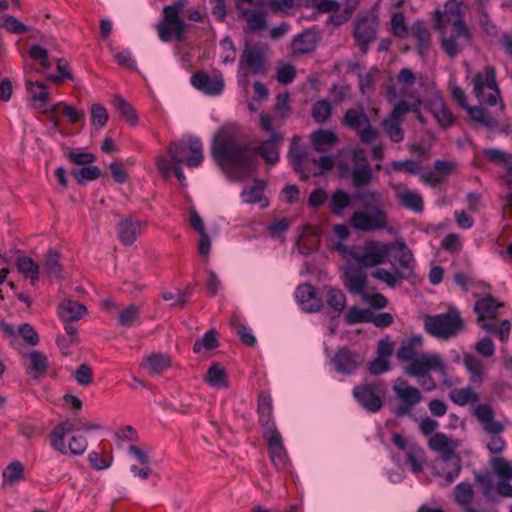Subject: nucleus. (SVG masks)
I'll return each mask as SVG.
<instances>
[{
    "instance_id": "f257e3e1",
    "label": "nucleus",
    "mask_w": 512,
    "mask_h": 512,
    "mask_svg": "<svg viewBox=\"0 0 512 512\" xmlns=\"http://www.w3.org/2000/svg\"><path fill=\"white\" fill-rule=\"evenodd\" d=\"M212 154L235 179L243 178L255 165L254 151L238 142V130L232 125L222 127L214 136Z\"/></svg>"
},
{
    "instance_id": "f03ea898",
    "label": "nucleus",
    "mask_w": 512,
    "mask_h": 512,
    "mask_svg": "<svg viewBox=\"0 0 512 512\" xmlns=\"http://www.w3.org/2000/svg\"><path fill=\"white\" fill-rule=\"evenodd\" d=\"M427 445L433 452L440 455V463L436 466V475L443 479V486H448L459 476L462 469L461 461L456 455L460 446L458 440L442 432L429 436Z\"/></svg>"
},
{
    "instance_id": "7ed1b4c3",
    "label": "nucleus",
    "mask_w": 512,
    "mask_h": 512,
    "mask_svg": "<svg viewBox=\"0 0 512 512\" xmlns=\"http://www.w3.org/2000/svg\"><path fill=\"white\" fill-rule=\"evenodd\" d=\"M432 90L433 88L421 74L414 73L409 68H403L399 71L396 85L388 88L387 98L390 102L402 98L401 100L406 101L413 110L419 107L421 98Z\"/></svg>"
},
{
    "instance_id": "20e7f679",
    "label": "nucleus",
    "mask_w": 512,
    "mask_h": 512,
    "mask_svg": "<svg viewBox=\"0 0 512 512\" xmlns=\"http://www.w3.org/2000/svg\"><path fill=\"white\" fill-rule=\"evenodd\" d=\"M422 347V338L414 336L401 344L397 352V358L400 361L408 362L405 368L407 375H420L426 369H434L437 372H443L445 362L440 355L435 353H419Z\"/></svg>"
},
{
    "instance_id": "39448f33",
    "label": "nucleus",
    "mask_w": 512,
    "mask_h": 512,
    "mask_svg": "<svg viewBox=\"0 0 512 512\" xmlns=\"http://www.w3.org/2000/svg\"><path fill=\"white\" fill-rule=\"evenodd\" d=\"M76 423L73 419L59 422L50 432L49 441L52 449L63 456H82L88 449L89 443L85 436L74 433Z\"/></svg>"
},
{
    "instance_id": "423d86ee",
    "label": "nucleus",
    "mask_w": 512,
    "mask_h": 512,
    "mask_svg": "<svg viewBox=\"0 0 512 512\" xmlns=\"http://www.w3.org/2000/svg\"><path fill=\"white\" fill-rule=\"evenodd\" d=\"M425 330L441 339H449L456 336L464 328V322L459 311L455 307H449L446 313L424 316Z\"/></svg>"
},
{
    "instance_id": "0eeeda50",
    "label": "nucleus",
    "mask_w": 512,
    "mask_h": 512,
    "mask_svg": "<svg viewBox=\"0 0 512 512\" xmlns=\"http://www.w3.org/2000/svg\"><path fill=\"white\" fill-rule=\"evenodd\" d=\"M167 153L172 163L198 167L203 162V145L199 139L189 137L178 142H171Z\"/></svg>"
},
{
    "instance_id": "6e6552de",
    "label": "nucleus",
    "mask_w": 512,
    "mask_h": 512,
    "mask_svg": "<svg viewBox=\"0 0 512 512\" xmlns=\"http://www.w3.org/2000/svg\"><path fill=\"white\" fill-rule=\"evenodd\" d=\"M269 48L264 44H247L242 52L239 62V82L248 85L247 72L265 74V59Z\"/></svg>"
},
{
    "instance_id": "1a4fd4ad",
    "label": "nucleus",
    "mask_w": 512,
    "mask_h": 512,
    "mask_svg": "<svg viewBox=\"0 0 512 512\" xmlns=\"http://www.w3.org/2000/svg\"><path fill=\"white\" fill-rule=\"evenodd\" d=\"M272 5L271 0H235V7L251 32L266 28V14Z\"/></svg>"
},
{
    "instance_id": "9d476101",
    "label": "nucleus",
    "mask_w": 512,
    "mask_h": 512,
    "mask_svg": "<svg viewBox=\"0 0 512 512\" xmlns=\"http://www.w3.org/2000/svg\"><path fill=\"white\" fill-rule=\"evenodd\" d=\"M473 92L482 104L493 106L497 103L500 91L498 89L495 70L492 66H486L472 78Z\"/></svg>"
},
{
    "instance_id": "9b49d317",
    "label": "nucleus",
    "mask_w": 512,
    "mask_h": 512,
    "mask_svg": "<svg viewBox=\"0 0 512 512\" xmlns=\"http://www.w3.org/2000/svg\"><path fill=\"white\" fill-rule=\"evenodd\" d=\"M355 262L363 267H374L386 262L391 254V243L368 241L359 251H348Z\"/></svg>"
},
{
    "instance_id": "f8f14e48",
    "label": "nucleus",
    "mask_w": 512,
    "mask_h": 512,
    "mask_svg": "<svg viewBox=\"0 0 512 512\" xmlns=\"http://www.w3.org/2000/svg\"><path fill=\"white\" fill-rule=\"evenodd\" d=\"M187 25L181 18L170 9H163L162 19L157 23L156 30L161 41L169 42L175 39L182 42L185 39Z\"/></svg>"
},
{
    "instance_id": "ddd939ff",
    "label": "nucleus",
    "mask_w": 512,
    "mask_h": 512,
    "mask_svg": "<svg viewBox=\"0 0 512 512\" xmlns=\"http://www.w3.org/2000/svg\"><path fill=\"white\" fill-rule=\"evenodd\" d=\"M350 223L353 228L364 232L380 230L388 225L387 214L379 206H370L363 211L354 212Z\"/></svg>"
},
{
    "instance_id": "4468645a",
    "label": "nucleus",
    "mask_w": 512,
    "mask_h": 512,
    "mask_svg": "<svg viewBox=\"0 0 512 512\" xmlns=\"http://www.w3.org/2000/svg\"><path fill=\"white\" fill-rule=\"evenodd\" d=\"M378 28V15L375 11H369L358 16L354 27V38L363 52L368 45L375 40Z\"/></svg>"
},
{
    "instance_id": "2eb2a0df",
    "label": "nucleus",
    "mask_w": 512,
    "mask_h": 512,
    "mask_svg": "<svg viewBox=\"0 0 512 512\" xmlns=\"http://www.w3.org/2000/svg\"><path fill=\"white\" fill-rule=\"evenodd\" d=\"M392 389L396 397L402 402V405L396 408L397 416L410 413L411 409L423 400L420 390L409 385L403 378H397Z\"/></svg>"
},
{
    "instance_id": "dca6fc26",
    "label": "nucleus",
    "mask_w": 512,
    "mask_h": 512,
    "mask_svg": "<svg viewBox=\"0 0 512 512\" xmlns=\"http://www.w3.org/2000/svg\"><path fill=\"white\" fill-rule=\"evenodd\" d=\"M344 124L355 130L363 143H371L378 138V131L371 126L369 118L362 110L349 109L345 113Z\"/></svg>"
},
{
    "instance_id": "f3484780",
    "label": "nucleus",
    "mask_w": 512,
    "mask_h": 512,
    "mask_svg": "<svg viewBox=\"0 0 512 512\" xmlns=\"http://www.w3.org/2000/svg\"><path fill=\"white\" fill-rule=\"evenodd\" d=\"M264 439L268 446L270 459L278 470H285L289 466V458L284 447L280 432L272 427L265 430Z\"/></svg>"
},
{
    "instance_id": "a211bd4d",
    "label": "nucleus",
    "mask_w": 512,
    "mask_h": 512,
    "mask_svg": "<svg viewBox=\"0 0 512 512\" xmlns=\"http://www.w3.org/2000/svg\"><path fill=\"white\" fill-rule=\"evenodd\" d=\"M411 110V106L404 100L395 104L389 117L384 119L382 126L384 132L392 142L399 143L404 139V132L401 128L404 115Z\"/></svg>"
},
{
    "instance_id": "6ab92c4d",
    "label": "nucleus",
    "mask_w": 512,
    "mask_h": 512,
    "mask_svg": "<svg viewBox=\"0 0 512 512\" xmlns=\"http://www.w3.org/2000/svg\"><path fill=\"white\" fill-rule=\"evenodd\" d=\"M346 263L343 267L344 284L349 292L361 294L366 285V273L363 266L353 260L348 252H346Z\"/></svg>"
},
{
    "instance_id": "aec40b11",
    "label": "nucleus",
    "mask_w": 512,
    "mask_h": 512,
    "mask_svg": "<svg viewBox=\"0 0 512 512\" xmlns=\"http://www.w3.org/2000/svg\"><path fill=\"white\" fill-rule=\"evenodd\" d=\"M382 394L383 389L379 383L361 384L353 389L354 397L365 409L372 412H377L381 409Z\"/></svg>"
},
{
    "instance_id": "412c9836",
    "label": "nucleus",
    "mask_w": 512,
    "mask_h": 512,
    "mask_svg": "<svg viewBox=\"0 0 512 512\" xmlns=\"http://www.w3.org/2000/svg\"><path fill=\"white\" fill-rule=\"evenodd\" d=\"M470 40V34L462 21H456L449 36L443 35L441 45L446 54L454 58Z\"/></svg>"
},
{
    "instance_id": "4be33fe9",
    "label": "nucleus",
    "mask_w": 512,
    "mask_h": 512,
    "mask_svg": "<svg viewBox=\"0 0 512 512\" xmlns=\"http://www.w3.org/2000/svg\"><path fill=\"white\" fill-rule=\"evenodd\" d=\"M473 415L486 434H502L506 429V423L496 419L495 412L489 404H477L473 409Z\"/></svg>"
},
{
    "instance_id": "5701e85b",
    "label": "nucleus",
    "mask_w": 512,
    "mask_h": 512,
    "mask_svg": "<svg viewBox=\"0 0 512 512\" xmlns=\"http://www.w3.org/2000/svg\"><path fill=\"white\" fill-rule=\"evenodd\" d=\"M192 85L208 95H219L224 89V79L220 72L208 74L199 71L191 77Z\"/></svg>"
},
{
    "instance_id": "b1692460",
    "label": "nucleus",
    "mask_w": 512,
    "mask_h": 512,
    "mask_svg": "<svg viewBox=\"0 0 512 512\" xmlns=\"http://www.w3.org/2000/svg\"><path fill=\"white\" fill-rule=\"evenodd\" d=\"M390 256L397 260L399 267L396 270L402 277L408 278L412 275L415 261L412 252L403 241L391 242Z\"/></svg>"
},
{
    "instance_id": "393cba45",
    "label": "nucleus",
    "mask_w": 512,
    "mask_h": 512,
    "mask_svg": "<svg viewBox=\"0 0 512 512\" xmlns=\"http://www.w3.org/2000/svg\"><path fill=\"white\" fill-rule=\"evenodd\" d=\"M128 454L140 465L132 464L130 466L132 474L140 479H147L152 473L149 450L141 446L130 445Z\"/></svg>"
},
{
    "instance_id": "a878e982",
    "label": "nucleus",
    "mask_w": 512,
    "mask_h": 512,
    "mask_svg": "<svg viewBox=\"0 0 512 512\" xmlns=\"http://www.w3.org/2000/svg\"><path fill=\"white\" fill-rule=\"evenodd\" d=\"M499 307L500 304L496 303V301L490 296L476 302L474 310L478 315V321L481 323V328L483 330L488 332L495 331V325L492 322H487L486 320H492L495 318Z\"/></svg>"
},
{
    "instance_id": "bb28decb",
    "label": "nucleus",
    "mask_w": 512,
    "mask_h": 512,
    "mask_svg": "<svg viewBox=\"0 0 512 512\" xmlns=\"http://www.w3.org/2000/svg\"><path fill=\"white\" fill-rule=\"evenodd\" d=\"M146 222L134 218H126L118 222L117 233L120 241L127 246L132 245L143 232Z\"/></svg>"
},
{
    "instance_id": "cd10ccee",
    "label": "nucleus",
    "mask_w": 512,
    "mask_h": 512,
    "mask_svg": "<svg viewBox=\"0 0 512 512\" xmlns=\"http://www.w3.org/2000/svg\"><path fill=\"white\" fill-rule=\"evenodd\" d=\"M26 89L34 109L40 112H47L50 97L46 85L43 82L26 80Z\"/></svg>"
},
{
    "instance_id": "c85d7f7f",
    "label": "nucleus",
    "mask_w": 512,
    "mask_h": 512,
    "mask_svg": "<svg viewBox=\"0 0 512 512\" xmlns=\"http://www.w3.org/2000/svg\"><path fill=\"white\" fill-rule=\"evenodd\" d=\"M1 478L2 489H12L14 486L25 480L24 464L18 460L11 461L3 468Z\"/></svg>"
},
{
    "instance_id": "c756f323",
    "label": "nucleus",
    "mask_w": 512,
    "mask_h": 512,
    "mask_svg": "<svg viewBox=\"0 0 512 512\" xmlns=\"http://www.w3.org/2000/svg\"><path fill=\"white\" fill-rule=\"evenodd\" d=\"M296 298L303 310L315 312L322 306L321 298L310 284H302L297 288Z\"/></svg>"
},
{
    "instance_id": "7c9ffc66",
    "label": "nucleus",
    "mask_w": 512,
    "mask_h": 512,
    "mask_svg": "<svg viewBox=\"0 0 512 512\" xmlns=\"http://www.w3.org/2000/svg\"><path fill=\"white\" fill-rule=\"evenodd\" d=\"M395 197L405 208L414 212H422L423 199L416 191L410 190L404 185H398L395 188Z\"/></svg>"
},
{
    "instance_id": "2f4dec72",
    "label": "nucleus",
    "mask_w": 512,
    "mask_h": 512,
    "mask_svg": "<svg viewBox=\"0 0 512 512\" xmlns=\"http://www.w3.org/2000/svg\"><path fill=\"white\" fill-rule=\"evenodd\" d=\"M465 368L470 374L471 385L481 386L486 376V368L482 360L472 354H465L463 357Z\"/></svg>"
},
{
    "instance_id": "473e14b6",
    "label": "nucleus",
    "mask_w": 512,
    "mask_h": 512,
    "mask_svg": "<svg viewBox=\"0 0 512 512\" xmlns=\"http://www.w3.org/2000/svg\"><path fill=\"white\" fill-rule=\"evenodd\" d=\"M333 362L336 370L343 374L354 372L360 363L359 357L346 348H342L338 351Z\"/></svg>"
},
{
    "instance_id": "72a5a7b5",
    "label": "nucleus",
    "mask_w": 512,
    "mask_h": 512,
    "mask_svg": "<svg viewBox=\"0 0 512 512\" xmlns=\"http://www.w3.org/2000/svg\"><path fill=\"white\" fill-rule=\"evenodd\" d=\"M431 95L432 98L429 100V109L432 115L442 127H449L454 120L453 115L447 109L441 97L433 92H431Z\"/></svg>"
},
{
    "instance_id": "f704fd0d",
    "label": "nucleus",
    "mask_w": 512,
    "mask_h": 512,
    "mask_svg": "<svg viewBox=\"0 0 512 512\" xmlns=\"http://www.w3.org/2000/svg\"><path fill=\"white\" fill-rule=\"evenodd\" d=\"M448 396L449 399L458 406L477 405L480 400L479 393L471 385L453 388L450 390Z\"/></svg>"
},
{
    "instance_id": "c9c22d12",
    "label": "nucleus",
    "mask_w": 512,
    "mask_h": 512,
    "mask_svg": "<svg viewBox=\"0 0 512 512\" xmlns=\"http://www.w3.org/2000/svg\"><path fill=\"white\" fill-rule=\"evenodd\" d=\"M289 155L294 170L304 178L309 177L311 159L306 156L305 151L297 145L295 140L292 142Z\"/></svg>"
},
{
    "instance_id": "e433bc0d",
    "label": "nucleus",
    "mask_w": 512,
    "mask_h": 512,
    "mask_svg": "<svg viewBox=\"0 0 512 512\" xmlns=\"http://www.w3.org/2000/svg\"><path fill=\"white\" fill-rule=\"evenodd\" d=\"M87 313V308L70 299L63 300L59 305V316L63 321H77Z\"/></svg>"
},
{
    "instance_id": "4c0bfd02",
    "label": "nucleus",
    "mask_w": 512,
    "mask_h": 512,
    "mask_svg": "<svg viewBox=\"0 0 512 512\" xmlns=\"http://www.w3.org/2000/svg\"><path fill=\"white\" fill-rule=\"evenodd\" d=\"M352 204L351 195L343 189L335 190L329 198V209L336 216H342L344 210Z\"/></svg>"
},
{
    "instance_id": "58836bf2",
    "label": "nucleus",
    "mask_w": 512,
    "mask_h": 512,
    "mask_svg": "<svg viewBox=\"0 0 512 512\" xmlns=\"http://www.w3.org/2000/svg\"><path fill=\"white\" fill-rule=\"evenodd\" d=\"M156 166L164 178H168L171 175L172 171H174L180 184L182 186H186V177L184 175L181 164L172 163L166 158V156L159 155L156 158Z\"/></svg>"
},
{
    "instance_id": "ea45409f",
    "label": "nucleus",
    "mask_w": 512,
    "mask_h": 512,
    "mask_svg": "<svg viewBox=\"0 0 512 512\" xmlns=\"http://www.w3.org/2000/svg\"><path fill=\"white\" fill-rule=\"evenodd\" d=\"M283 137L278 133H273V137L263 141L259 146V153L267 163L274 164L279 159L278 144L281 143Z\"/></svg>"
},
{
    "instance_id": "a19ab883",
    "label": "nucleus",
    "mask_w": 512,
    "mask_h": 512,
    "mask_svg": "<svg viewBox=\"0 0 512 512\" xmlns=\"http://www.w3.org/2000/svg\"><path fill=\"white\" fill-rule=\"evenodd\" d=\"M338 138L336 134L330 130L319 129L312 133L311 142L313 148L317 152H323L328 148L334 146L337 142Z\"/></svg>"
},
{
    "instance_id": "79ce46f5",
    "label": "nucleus",
    "mask_w": 512,
    "mask_h": 512,
    "mask_svg": "<svg viewBox=\"0 0 512 512\" xmlns=\"http://www.w3.org/2000/svg\"><path fill=\"white\" fill-rule=\"evenodd\" d=\"M264 188L265 182L262 180H255L254 184L245 188L241 193V198L245 203L253 204V203H261V207H266L268 205L267 201L264 199Z\"/></svg>"
},
{
    "instance_id": "37998d69",
    "label": "nucleus",
    "mask_w": 512,
    "mask_h": 512,
    "mask_svg": "<svg viewBox=\"0 0 512 512\" xmlns=\"http://www.w3.org/2000/svg\"><path fill=\"white\" fill-rule=\"evenodd\" d=\"M60 255L55 250H49L43 260V273L50 279H60L62 266L59 262Z\"/></svg>"
},
{
    "instance_id": "c03bdc74",
    "label": "nucleus",
    "mask_w": 512,
    "mask_h": 512,
    "mask_svg": "<svg viewBox=\"0 0 512 512\" xmlns=\"http://www.w3.org/2000/svg\"><path fill=\"white\" fill-rule=\"evenodd\" d=\"M204 381L213 388H227L228 387V381H227V374L224 369V367L219 363H213L205 377Z\"/></svg>"
},
{
    "instance_id": "a18cd8bd",
    "label": "nucleus",
    "mask_w": 512,
    "mask_h": 512,
    "mask_svg": "<svg viewBox=\"0 0 512 512\" xmlns=\"http://www.w3.org/2000/svg\"><path fill=\"white\" fill-rule=\"evenodd\" d=\"M460 4L455 0L448 1L445 4V11L442 14L440 11L436 12V28L442 29L445 27V20L447 22L455 24L456 21H461L459 19L460 14Z\"/></svg>"
},
{
    "instance_id": "49530a36",
    "label": "nucleus",
    "mask_w": 512,
    "mask_h": 512,
    "mask_svg": "<svg viewBox=\"0 0 512 512\" xmlns=\"http://www.w3.org/2000/svg\"><path fill=\"white\" fill-rule=\"evenodd\" d=\"M483 155L491 162L503 166L510 173L508 180L509 186H512V156L500 149H484Z\"/></svg>"
},
{
    "instance_id": "de8ad7c7",
    "label": "nucleus",
    "mask_w": 512,
    "mask_h": 512,
    "mask_svg": "<svg viewBox=\"0 0 512 512\" xmlns=\"http://www.w3.org/2000/svg\"><path fill=\"white\" fill-rule=\"evenodd\" d=\"M316 47L315 37L305 32L296 36L291 43V52L293 55H301L313 51Z\"/></svg>"
},
{
    "instance_id": "09e8293b",
    "label": "nucleus",
    "mask_w": 512,
    "mask_h": 512,
    "mask_svg": "<svg viewBox=\"0 0 512 512\" xmlns=\"http://www.w3.org/2000/svg\"><path fill=\"white\" fill-rule=\"evenodd\" d=\"M144 366L151 374H159L171 366V359L167 354L154 353L145 357Z\"/></svg>"
},
{
    "instance_id": "8fccbe9b",
    "label": "nucleus",
    "mask_w": 512,
    "mask_h": 512,
    "mask_svg": "<svg viewBox=\"0 0 512 512\" xmlns=\"http://www.w3.org/2000/svg\"><path fill=\"white\" fill-rule=\"evenodd\" d=\"M412 34L417 41V48L419 53L425 55L431 45V35L422 22H415L411 28Z\"/></svg>"
},
{
    "instance_id": "3c124183",
    "label": "nucleus",
    "mask_w": 512,
    "mask_h": 512,
    "mask_svg": "<svg viewBox=\"0 0 512 512\" xmlns=\"http://www.w3.org/2000/svg\"><path fill=\"white\" fill-rule=\"evenodd\" d=\"M352 184L359 188L368 185L373 179L372 169L368 163L351 167Z\"/></svg>"
},
{
    "instance_id": "603ef678",
    "label": "nucleus",
    "mask_w": 512,
    "mask_h": 512,
    "mask_svg": "<svg viewBox=\"0 0 512 512\" xmlns=\"http://www.w3.org/2000/svg\"><path fill=\"white\" fill-rule=\"evenodd\" d=\"M18 270L34 284L39 279V265L28 256H20L16 262Z\"/></svg>"
},
{
    "instance_id": "864d4df0",
    "label": "nucleus",
    "mask_w": 512,
    "mask_h": 512,
    "mask_svg": "<svg viewBox=\"0 0 512 512\" xmlns=\"http://www.w3.org/2000/svg\"><path fill=\"white\" fill-rule=\"evenodd\" d=\"M29 366L28 373L33 377H38L46 372L48 367L47 357L40 351H32L28 354Z\"/></svg>"
},
{
    "instance_id": "5fc2aeb1",
    "label": "nucleus",
    "mask_w": 512,
    "mask_h": 512,
    "mask_svg": "<svg viewBox=\"0 0 512 512\" xmlns=\"http://www.w3.org/2000/svg\"><path fill=\"white\" fill-rule=\"evenodd\" d=\"M408 450V455L405 459L411 471L414 473L421 472L426 463V454L423 447L418 444L417 446L408 447Z\"/></svg>"
},
{
    "instance_id": "6e6d98bb",
    "label": "nucleus",
    "mask_w": 512,
    "mask_h": 512,
    "mask_svg": "<svg viewBox=\"0 0 512 512\" xmlns=\"http://www.w3.org/2000/svg\"><path fill=\"white\" fill-rule=\"evenodd\" d=\"M113 460V456L108 454L104 449L100 452L91 451L88 454L90 466L97 471L108 469L113 464Z\"/></svg>"
},
{
    "instance_id": "4d7b16f0",
    "label": "nucleus",
    "mask_w": 512,
    "mask_h": 512,
    "mask_svg": "<svg viewBox=\"0 0 512 512\" xmlns=\"http://www.w3.org/2000/svg\"><path fill=\"white\" fill-rule=\"evenodd\" d=\"M405 171L409 174H419L422 171V166L418 161L408 159L404 161H392L386 168L388 174L392 172Z\"/></svg>"
},
{
    "instance_id": "13d9d810",
    "label": "nucleus",
    "mask_w": 512,
    "mask_h": 512,
    "mask_svg": "<svg viewBox=\"0 0 512 512\" xmlns=\"http://www.w3.org/2000/svg\"><path fill=\"white\" fill-rule=\"evenodd\" d=\"M113 104L119 113L126 118V120L132 124L136 125L138 122V116L131 106L122 96L115 95L113 99Z\"/></svg>"
},
{
    "instance_id": "bf43d9fd",
    "label": "nucleus",
    "mask_w": 512,
    "mask_h": 512,
    "mask_svg": "<svg viewBox=\"0 0 512 512\" xmlns=\"http://www.w3.org/2000/svg\"><path fill=\"white\" fill-rule=\"evenodd\" d=\"M231 327L237 335L240 337L241 341L248 345L254 346L256 344V338L254 335L248 330V328L240 321L239 317L234 315L230 321Z\"/></svg>"
},
{
    "instance_id": "052dcab7",
    "label": "nucleus",
    "mask_w": 512,
    "mask_h": 512,
    "mask_svg": "<svg viewBox=\"0 0 512 512\" xmlns=\"http://www.w3.org/2000/svg\"><path fill=\"white\" fill-rule=\"evenodd\" d=\"M72 175L80 184H85L88 181L98 179L101 176V170L99 167L89 164L72 171Z\"/></svg>"
},
{
    "instance_id": "680f3d73",
    "label": "nucleus",
    "mask_w": 512,
    "mask_h": 512,
    "mask_svg": "<svg viewBox=\"0 0 512 512\" xmlns=\"http://www.w3.org/2000/svg\"><path fill=\"white\" fill-rule=\"evenodd\" d=\"M455 500L463 507H467L473 500L474 492L468 482H461L455 487Z\"/></svg>"
},
{
    "instance_id": "e2e57ef3",
    "label": "nucleus",
    "mask_w": 512,
    "mask_h": 512,
    "mask_svg": "<svg viewBox=\"0 0 512 512\" xmlns=\"http://www.w3.org/2000/svg\"><path fill=\"white\" fill-rule=\"evenodd\" d=\"M495 474L502 480L512 479V463L502 457H495L491 461Z\"/></svg>"
},
{
    "instance_id": "0e129e2a",
    "label": "nucleus",
    "mask_w": 512,
    "mask_h": 512,
    "mask_svg": "<svg viewBox=\"0 0 512 512\" xmlns=\"http://www.w3.org/2000/svg\"><path fill=\"white\" fill-rule=\"evenodd\" d=\"M334 167V159L332 156H322L318 160L311 159L310 162V175H322L327 171L332 170Z\"/></svg>"
},
{
    "instance_id": "69168bd1",
    "label": "nucleus",
    "mask_w": 512,
    "mask_h": 512,
    "mask_svg": "<svg viewBox=\"0 0 512 512\" xmlns=\"http://www.w3.org/2000/svg\"><path fill=\"white\" fill-rule=\"evenodd\" d=\"M372 277L387 284L390 287H394L404 277L395 269L394 271H388L383 268H378L373 271Z\"/></svg>"
},
{
    "instance_id": "338daca9",
    "label": "nucleus",
    "mask_w": 512,
    "mask_h": 512,
    "mask_svg": "<svg viewBox=\"0 0 512 512\" xmlns=\"http://www.w3.org/2000/svg\"><path fill=\"white\" fill-rule=\"evenodd\" d=\"M91 123L95 127L96 130L104 127L109 119L108 112L106 108L98 103H93L91 105Z\"/></svg>"
},
{
    "instance_id": "774afa93",
    "label": "nucleus",
    "mask_w": 512,
    "mask_h": 512,
    "mask_svg": "<svg viewBox=\"0 0 512 512\" xmlns=\"http://www.w3.org/2000/svg\"><path fill=\"white\" fill-rule=\"evenodd\" d=\"M218 346L216 331L209 330L201 339H198L193 347L195 353H201L204 350H212Z\"/></svg>"
}]
</instances>
